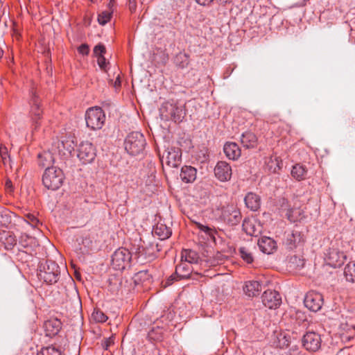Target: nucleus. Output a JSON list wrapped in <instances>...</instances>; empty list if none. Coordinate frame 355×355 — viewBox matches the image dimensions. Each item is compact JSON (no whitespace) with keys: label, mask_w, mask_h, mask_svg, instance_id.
I'll list each match as a JSON object with an SVG mask.
<instances>
[{"label":"nucleus","mask_w":355,"mask_h":355,"mask_svg":"<svg viewBox=\"0 0 355 355\" xmlns=\"http://www.w3.org/2000/svg\"><path fill=\"white\" fill-rule=\"evenodd\" d=\"M160 114L163 119L172 120L175 123H180L184 119L185 112L182 106L166 102L160 108Z\"/></svg>","instance_id":"obj_5"},{"label":"nucleus","mask_w":355,"mask_h":355,"mask_svg":"<svg viewBox=\"0 0 355 355\" xmlns=\"http://www.w3.org/2000/svg\"><path fill=\"white\" fill-rule=\"evenodd\" d=\"M196 225H197L198 228L200 229L201 231L205 232L209 236L214 238L215 231L212 228H211L208 226L202 225L199 223H196Z\"/></svg>","instance_id":"obj_44"},{"label":"nucleus","mask_w":355,"mask_h":355,"mask_svg":"<svg viewBox=\"0 0 355 355\" xmlns=\"http://www.w3.org/2000/svg\"><path fill=\"white\" fill-rule=\"evenodd\" d=\"M223 151L230 159L235 160L241 156V149L234 142H227L224 145Z\"/></svg>","instance_id":"obj_22"},{"label":"nucleus","mask_w":355,"mask_h":355,"mask_svg":"<svg viewBox=\"0 0 355 355\" xmlns=\"http://www.w3.org/2000/svg\"><path fill=\"white\" fill-rule=\"evenodd\" d=\"M153 234L160 240L168 239L171 235V230L163 223H157L153 228Z\"/></svg>","instance_id":"obj_29"},{"label":"nucleus","mask_w":355,"mask_h":355,"mask_svg":"<svg viewBox=\"0 0 355 355\" xmlns=\"http://www.w3.org/2000/svg\"><path fill=\"white\" fill-rule=\"evenodd\" d=\"M189 55L185 53L180 52L174 58V63L176 67L184 69L189 64Z\"/></svg>","instance_id":"obj_31"},{"label":"nucleus","mask_w":355,"mask_h":355,"mask_svg":"<svg viewBox=\"0 0 355 355\" xmlns=\"http://www.w3.org/2000/svg\"><path fill=\"white\" fill-rule=\"evenodd\" d=\"M132 259L130 252L123 248L117 249L112 256L111 265L114 270H123L130 266Z\"/></svg>","instance_id":"obj_6"},{"label":"nucleus","mask_w":355,"mask_h":355,"mask_svg":"<svg viewBox=\"0 0 355 355\" xmlns=\"http://www.w3.org/2000/svg\"><path fill=\"white\" fill-rule=\"evenodd\" d=\"M38 277L48 284L56 283L60 275V267L55 261L46 260L44 263H40Z\"/></svg>","instance_id":"obj_1"},{"label":"nucleus","mask_w":355,"mask_h":355,"mask_svg":"<svg viewBox=\"0 0 355 355\" xmlns=\"http://www.w3.org/2000/svg\"><path fill=\"white\" fill-rule=\"evenodd\" d=\"M280 208L286 210V216L291 222H296L300 220L301 210L299 209H290L288 205V200L284 198L279 200Z\"/></svg>","instance_id":"obj_18"},{"label":"nucleus","mask_w":355,"mask_h":355,"mask_svg":"<svg viewBox=\"0 0 355 355\" xmlns=\"http://www.w3.org/2000/svg\"><path fill=\"white\" fill-rule=\"evenodd\" d=\"M241 142L243 147L246 148H253L257 146V138L254 133L245 132L241 135Z\"/></svg>","instance_id":"obj_26"},{"label":"nucleus","mask_w":355,"mask_h":355,"mask_svg":"<svg viewBox=\"0 0 355 355\" xmlns=\"http://www.w3.org/2000/svg\"><path fill=\"white\" fill-rule=\"evenodd\" d=\"M307 170L304 166L297 164L293 166L291 175L297 180H302L305 178Z\"/></svg>","instance_id":"obj_33"},{"label":"nucleus","mask_w":355,"mask_h":355,"mask_svg":"<svg viewBox=\"0 0 355 355\" xmlns=\"http://www.w3.org/2000/svg\"><path fill=\"white\" fill-rule=\"evenodd\" d=\"M302 343L306 350L316 352L320 348L321 338L319 334L313 331H309L304 335Z\"/></svg>","instance_id":"obj_12"},{"label":"nucleus","mask_w":355,"mask_h":355,"mask_svg":"<svg viewBox=\"0 0 355 355\" xmlns=\"http://www.w3.org/2000/svg\"><path fill=\"white\" fill-rule=\"evenodd\" d=\"M109 282L110 290L112 293H117L119 290V285H120L121 284L119 279H117L116 278L114 277V279H110Z\"/></svg>","instance_id":"obj_46"},{"label":"nucleus","mask_w":355,"mask_h":355,"mask_svg":"<svg viewBox=\"0 0 355 355\" xmlns=\"http://www.w3.org/2000/svg\"><path fill=\"white\" fill-rule=\"evenodd\" d=\"M304 303L310 311L317 312L323 305V296L319 293L309 292L306 295Z\"/></svg>","instance_id":"obj_13"},{"label":"nucleus","mask_w":355,"mask_h":355,"mask_svg":"<svg viewBox=\"0 0 355 355\" xmlns=\"http://www.w3.org/2000/svg\"><path fill=\"white\" fill-rule=\"evenodd\" d=\"M214 174L216 178L221 182L229 181L232 175V167L227 162L219 161L214 168Z\"/></svg>","instance_id":"obj_16"},{"label":"nucleus","mask_w":355,"mask_h":355,"mask_svg":"<svg viewBox=\"0 0 355 355\" xmlns=\"http://www.w3.org/2000/svg\"><path fill=\"white\" fill-rule=\"evenodd\" d=\"M54 147L58 149V153L59 154L65 155L66 153H71V150L73 148V147L71 146V144L69 143L68 141H57L53 145V150H55L54 149Z\"/></svg>","instance_id":"obj_32"},{"label":"nucleus","mask_w":355,"mask_h":355,"mask_svg":"<svg viewBox=\"0 0 355 355\" xmlns=\"http://www.w3.org/2000/svg\"><path fill=\"white\" fill-rule=\"evenodd\" d=\"M258 245L265 254H272L277 250L276 241L270 237L262 236L258 240Z\"/></svg>","instance_id":"obj_19"},{"label":"nucleus","mask_w":355,"mask_h":355,"mask_svg":"<svg viewBox=\"0 0 355 355\" xmlns=\"http://www.w3.org/2000/svg\"><path fill=\"white\" fill-rule=\"evenodd\" d=\"M164 331L162 328L156 327L152 328L148 334V337L150 340L154 341H161L163 339Z\"/></svg>","instance_id":"obj_35"},{"label":"nucleus","mask_w":355,"mask_h":355,"mask_svg":"<svg viewBox=\"0 0 355 355\" xmlns=\"http://www.w3.org/2000/svg\"><path fill=\"white\" fill-rule=\"evenodd\" d=\"M200 260V257L197 252L191 249H184L181 253V261L190 264L198 263Z\"/></svg>","instance_id":"obj_27"},{"label":"nucleus","mask_w":355,"mask_h":355,"mask_svg":"<svg viewBox=\"0 0 355 355\" xmlns=\"http://www.w3.org/2000/svg\"><path fill=\"white\" fill-rule=\"evenodd\" d=\"M152 276L148 272V270H141L137 272L132 279L135 285H145L151 282Z\"/></svg>","instance_id":"obj_28"},{"label":"nucleus","mask_w":355,"mask_h":355,"mask_svg":"<svg viewBox=\"0 0 355 355\" xmlns=\"http://www.w3.org/2000/svg\"><path fill=\"white\" fill-rule=\"evenodd\" d=\"M166 156H162L161 161L165 159L166 164L171 167L177 168L181 163L182 153L181 150L177 147H168L166 150Z\"/></svg>","instance_id":"obj_14"},{"label":"nucleus","mask_w":355,"mask_h":355,"mask_svg":"<svg viewBox=\"0 0 355 355\" xmlns=\"http://www.w3.org/2000/svg\"><path fill=\"white\" fill-rule=\"evenodd\" d=\"M239 254L241 257L248 263H251L253 262L254 259L251 254V252H249V250L245 248L241 247L239 249Z\"/></svg>","instance_id":"obj_38"},{"label":"nucleus","mask_w":355,"mask_h":355,"mask_svg":"<svg viewBox=\"0 0 355 355\" xmlns=\"http://www.w3.org/2000/svg\"><path fill=\"white\" fill-rule=\"evenodd\" d=\"M243 227L248 234L253 236H257L258 234L260 233V230H257L255 228L254 224L249 220L247 221L245 220L243 221Z\"/></svg>","instance_id":"obj_37"},{"label":"nucleus","mask_w":355,"mask_h":355,"mask_svg":"<svg viewBox=\"0 0 355 355\" xmlns=\"http://www.w3.org/2000/svg\"><path fill=\"white\" fill-rule=\"evenodd\" d=\"M155 248H156V250H157V252L161 250L159 244H156L155 245Z\"/></svg>","instance_id":"obj_52"},{"label":"nucleus","mask_w":355,"mask_h":355,"mask_svg":"<svg viewBox=\"0 0 355 355\" xmlns=\"http://www.w3.org/2000/svg\"><path fill=\"white\" fill-rule=\"evenodd\" d=\"M0 240L3 242L5 248L7 250H11L17 243L15 236L10 232L3 231L1 233Z\"/></svg>","instance_id":"obj_30"},{"label":"nucleus","mask_w":355,"mask_h":355,"mask_svg":"<svg viewBox=\"0 0 355 355\" xmlns=\"http://www.w3.org/2000/svg\"><path fill=\"white\" fill-rule=\"evenodd\" d=\"M261 299L263 305L270 309H277L282 302L281 296L276 291L267 290L264 291Z\"/></svg>","instance_id":"obj_15"},{"label":"nucleus","mask_w":355,"mask_h":355,"mask_svg":"<svg viewBox=\"0 0 355 355\" xmlns=\"http://www.w3.org/2000/svg\"><path fill=\"white\" fill-rule=\"evenodd\" d=\"M38 164L42 167H46V168H51V166L54 162V157L53 153L50 151H44L38 154Z\"/></svg>","instance_id":"obj_24"},{"label":"nucleus","mask_w":355,"mask_h":355,"mask_svg":"<svg viewBox=\"0 0 355 355\" xmlns=\"http://www.w3.org/2000/svg\"><path fill=\"white\" fill-rule=\"evenodd\" d=\"M64 179V175L62 169L51 167L45 169L42 176V183L48 189L55 191L62 185Z\"/></svg>","instance_id":"obj_2"},{"label":"nucleus","mask_w":355,"mask_h":355,"mask_svg":"<svg viewBox=\"0 0 355 355\" xmlns=\"http://www.w3.org/2000/svg\"><path fill=\"white\" fill-rule=\"evenodd\" d=\"M97 62L99 67L103 70H106L107 65L109 62H106V59L104 55L97 57Z\"/></svg>","instance_id":"obj_47"},{"label":"nucleus","mask_w":355,"mask_h":355,"mask_svg":"<svg viewBox=\"0 0 355 355\" xmlns=\"http://www.w3.org/2000/svg\"><path fill=\"white\" fill-rule=\"evenodd\" d=\"M244 200L247 207L252 211H257L260 207L261 199L256 193H248Z\"/></svg>","instance_id":"obj_25"},{"label":"nucleus","mask_w":355,"mask_h":355,"mask_svg":"<svg viewBox=\"0 0 355 355\" xmlns=\"http://www.w3.org/2000/svg\"><path fill=\"white\" fill-rule=\"evenodd\" d=\"M106 53V49L102 44H98L94 48V54L96 57L104 55Z\"/></svg>","instance_id":"obj_45"},{"label":"nucleus","mask_w":355,"mask_h":355,"mask_svg":"<svg viewBox=\"0 0 355 355\" xmlns=\"http://www.w3.org/2000/svg\"><path fill=\"white\" fill-rule=\"evenodd\" d=\"M261 291V285L258 281L246 282L243 287V291L249 297H255Z\"/></svg>","instance_id":"obj_23"},{"label":"nucleus","mask_w":355,"mask_h":355,"mask_svg":"<svg viewBox=\"0 0 355 355\" xmlns=\"http://www.w3.org/2000/svg\"><path fill=\"white\" fill-rule=\"evenodd\" d=\"M241 217L240 210L233 205H228L222 209L220 218L230 226L237 225L241 222Z\"/></svg>","instance_id":"obj_10"},{"label":"nucleus","mask_w":355,"mask_h":355,"mask_svg":"<svg viewBox=\"0 0 355 355\" xmlns=\"http://www.w3.org/2000/svg\"><path fill=\"white\" fill-rule=\"evenodd\" d=\"M12 213L5 208L0 207V225L8 227L12 223Z\"/></svg>","instance_id":"obj_34"},{"label":"nucleus","mask_w":355,"mask_h":355,"mask_svg":"<svg viewBox=\"0 0 355 355\" xmlns=\"http://www.w3.org/2000/svg\"><path fill=\"white\" fill-rule=\"evenodd\" d=\"M193 271V268L184 261L175 268V272L166 281L165 286L171 285L174 281L189 279Z\"/></svg>","instance_id":"obj_9"},{"label":"nucleus","mask_w":355,"mask_h":355,"mask_svg":"<svg viewBox=\"0 0 355 355\" xmlns=\"http://www.w3.org/2000/svg\"><path fill=\"white\" fill-rule=\"evenodd\" d=\"M214 0H196V1L201 5V6H208L211 2H213ZM220 3H223L227 2L229 0H216Z\"/></svg>","instance_id":"obj_49"},{"label":"nucleus","mask_w":355,"mask_h":355,"mask_svg":"<svg viewBox=\"0 0 355 355\" xmlns=\"http://www.w3.org/2000/svg\"><path fill=\"white\" fill-rule=\"evenodd\" d=\"M284 244L289 250L296 248L297 245L304 241V234L297 229L286 232Z\"/></svg>","instance_id":"obj_17"},{"label":"nucleus","mask_w":355,"mask_h":355,"mask_svg":"<svg viewBox=\"0 0 355 355\" xmlns=\"http://www.w3.org/2000/svg\"><path fill=\"white\" fill-rule=\"evenodd\" d=\"M0 157L2 159V162L4 164H7L8 162L10 161V157L6 147H0Z\"/></svg>","instance_id":"obj_43"},{"label":"nucleus","mask_w":355,"mask_h":355,"mask_svg":"<svg viewBox=\"0 0 355 355\" xmlns=\"http://www.w3.org/2000/svg\"><path fill=\"white\" fill-rule=\"evenodd\" d=\"M3 55V51H0V58L2 57Z\"/></svg>","instance_id":"obj_53"},{"label":"nucleus","mask_w":355,"mask_h":355,"mask_svg":"<svg viewBox=\"0 0 355 355\" xmlns=\"http://www.w3.org/2000/svg\"><path fill=\"white\" fill-rule=\"evenodd\" d=\"M30 105L32 121L34 123L36 128L40 125L39 121L42 118L43 114V108L41 104L40 98L36 89H33L31 91Z\"/></svg>","instance_id":"obj_8"},{"label":"nucleus","mask_w":355,"mask_h":355,"mask_svg":"<svg viewBox=\"0 0 355 355\" xmlns=\"http://www.w3.org/2000/svg\"><path fill=\"white\" fill-rule=\"evenodd\" d=\"M289 263L290 267H293L295 269L302 268L304 265V260L295 255L291 257Z\"/></svg>","instance_id":"obj_42"},{"label":"nucleus","mask_w":355,"mask_h":355,"mask_svg":"<svg viewBox=\"0 0 355 355\" xmlns=\"http://www.w3.org/2000/svg\"><path fill=\"white\" fill-rule=\"evenodd\" d=\"M346 255L337 248V243H331V246L324 253V260L333 268L340 267L345 263Z\"/></svg>","instance_id":"obj_7"},{"label":"nucleus","mask_w":355,"mask_h":355,"mask_svg":"<svg viewBox=\"0 0 355 355\" xmlns=\"http://www.w3.org/2000/svg\"><path fill=\"white\" fill-rule=\"evenodd\" d=\"M180 176L184 182H193L196 180L197 169L191 166H184L181 169Z\"/></svg>","instance_id":"obj_21"},{"label":"nucleus","mask_w":355,"mask_h":355,"mask_svg":"<svg viewBox=\"0 0 355 355\" xmlns=\"http://www.w3.org/2000/svg\"><path fill=\"white\" fill-rule=\"evenodd\" d=\"M78 52L83 55H87L89 53V46L87 44H83L78 48Z\"/></svg>","instance_id":"obj_48"},{"label":"nucleus","mask_w":355,"mask_h":355,"mask_svg":"<svg viewBox=\"0 0 355 355\" xmlns=\"http://www.w3.org/2000/svg\"><path fill=\"white\" fill-rule=\"evenodd\" d=\"M46 336L53 337L56 336L62 328V322L57 318L46 320L44 324Z\"/></svg>","instance_id":"obj_20"},{"label":"nucleus","mask_w":355,"mask_h":355,"mask_svg":"<svg viewBox=\"0 0 355 355\" xmlns=\"http://www.w3.org/2000/svg\"><path fill=\"white\" fill-rule=\"evenodd\" d=\"M92 318L96 322H105L107 320V316L100 309H94L92 314Z\"/></svg>","instance_id":"obj_39"},{"label":"nucleus","mask_w":355,"mask_h":355,"mask_svg":"<svg viewBox=\"0 0 355 355\" xmlns=\"http://www.w3.org/2000/svg\"><path fill=\"white\" fill-rule=\"evenodd\" d=\"M37 355H61V352L53 346L42 348Z\"/></svg>","instance_id":"obj_40"},{"label":"nucleus","mask_w":355,"mask_h":355,"mask_svg":"<svg viewBox=\"0 0 355 355\" xmlns=\"http://www.w3.org/2000/svg\"><path fill=\"white\" fill-rule=\"evenodd\" d=\"M86 124L91 130H100L105 121V114L100 107L89 108L85 114Z\"/></svg>","instance_id":"obj_4"},{"label":"nucleus","mask_w":355,"mask_h":355,"mask_svg":"<svg viewBox=\"0 0 355 355\" xmlns=\"http://www.w3.org/2000/svg\"><path fill=\"white\" fill-rule=\"evenodd\" d=\"M125 149L132 155H137L141 153L146 145L144 136L139 132L130 133L125 140Z\"/></svg>","instance_id":"obj_3"},{"label":"nucleus","mask_w":355,"mask_h":355,"mask_svg":"<svg viewBox=\"0 0 355 355\" xmlns=\"http://www.w3.org/2000/svg\"><path fill=\"white\" fill-rule=\"evenodd\" d=\"M6 187L8 189H10V191H12V182L10 180H7L6 182Z\"/></svg>","instance_id":"obj_51"},{"label":"nucleus","mask_w":355,"mask_h":355,"mask_svg":"<svg viewBox=\"0 0 355 355\" xmlns=\"http://www.w3.org/2000/svg\"><path fill=\"white\" fill-rule=\"evenodd\" d=\"M112 12L108 10L103 11L98 16V21L101 25L106 24L111 19Z\"/></svg>","instance_id":"obj_41"},{"label":"nucleus","mask_w":355,"mask_h":355,"mask_svg":"<svg viewBox=\"0 0 355 355\" xmlns=\"http://www.w3.org/2000/svg\"><path fill=\"white\" fill-rule=\"evenodd\" d=\"M96 155V148L91 142L83 141L78 148L77 156L83 164H89L94 161Z\"/></svg>","instance_id":"obj_11"},{"label":"nucleus","mask_w":355,"mask_h":355,"mask_svg":"<svg viewBox=\"0 0 355 355\" xmlns=\"http://www.w3.org/2000/svg\"><path fill=\"white\" fill-rule=\"evenodd\" d=\"M27 218L33 225H36L39 223V220L33 214H28Z\"/></svg>","instance_id":"obj_50"},{"label":"nucleus","mask_w":355,"mask_h":355,"mask_svg":"<svg viewBox=\"0 0 355 355\" xmlns=\"http://www.w3.org/2000/svg\"><path fill=\"white\" fill-rule=\"evenodd\" d=\"M344 274L348 282H355V262H349L345 266Z\"/></svg>","instance_id":"obj_36"},{"label":"nucleus","mask_w":355,"mask_h":355,"mask_svg":"<svg viewBox=\"0 0 355 355\" xmlns=\"http://www.w3.org/2000/svg\"><path fill=\"white\" fill-rule=\"evenodd\" d=\"M114 1V0H110V2L109 3V6H111V5H112V1Z\"/></svg>","instance_id":"obj_54"}]
</instances>
